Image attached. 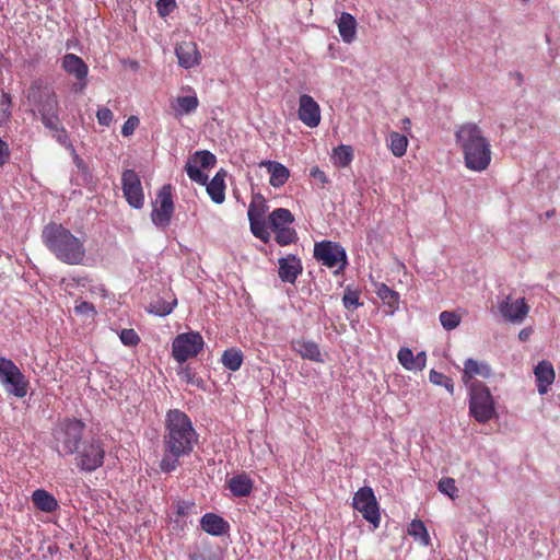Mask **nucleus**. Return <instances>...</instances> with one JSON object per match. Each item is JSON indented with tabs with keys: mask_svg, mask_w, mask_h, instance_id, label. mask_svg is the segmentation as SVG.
<instances>
[{
	"mask_svg": "<svg viewBox=\"0 0 560 560\" xmlns=\"http://www.w3.org/2000/svg\"><path fill=\"white\" fill-rule=\"evenodd\" d=\"M408 534L418 540L421 545L428 546L430 544V536L424 523L420 520H413L409 527Z\"/></svg>",
	"mask_w": 560,
	"mask_h": 560,
	"instance_id": "72a5a7b5",
	"label": "nucleus"
},
{
	"mask_svg": "<svg viewBox=\"0 0 560 560\" xmlns=\"http://www.w3.org/2000/svg\"><path fill=\"white\" fill-rule=\"evenodd\" d=\"M438 489L440 492L446 494L453 500L458 495V489L455 485V480L450 477L442 478L438 483Z\"/></svg>",
	"mask_w": 560,
	"mask_h": 560,
	"instance_id": "c03bdc74",
	"label": "nucleus"
},
{
	"mask_svg": "<svg viewBox=\"0 0 560 560\" xmlns=\"http://www.w3.org/2000/svg\"><path fill=\"white\" fill-rule=\"evenodd\" d=\"M52 93L54 91L48 85H46L42 79H36L32 82L27 91V98L35 105H38Z\"/></svg>",
	"mask_w": 560,
	"mask_h": 560,
	"instance_id": "c756f323",
	"label": "nucleus"
},
{
	"mask_svg": "<svg viewBox=\"0 0 560 560\" xmlns=\"http://www.w3.org/2000/svg\"><path fill=\"white\" fill-rule=\"evenodd\" d=\"M294 221L292 213L285 208H277L268 217V226L272 231L289 226Z\"/></svg>",
	"mask_w": 560,
	"mask_h": 560,
	"instance_id": "c85d7f7f",
	"label": "nucleus"
},
{
	"mask_svg": "<svg viewBox=\"0 0 560 560\" xmlns=\"http://www.w3.org/2000/svg\"><path fill=\"white\" fill-rule=\"evenodd\" d=\"M199 435L190 418L179 409H171L165 417L163 435V457L160 468L163 472H172L179 465V458L189 456Z\"/></svg>",
	"mask_w": 560,
	"mask_h": 560,
	"instance_id": "f257e3e1",
	"label": "nucleus"
},
{
	"mask_svg": "<svg viewBox=\"0 0 560 560\" xmlns=\"http://www.w3.org/2000/svg\"><path fill=\"white\" fill-rule=\"evenodd\" d=\"M31 500L33 505L44 513H54L59 509L57 499L45 489L34 490Z\"/></svg>",
	"mask_w": 560,
	"mask_h": 560,
	"instance_id": "4be33fe9",
	"label": "nucleus"
},
{
	"mask_svg": "<svg viewBox=\"0 0 560 560\" xmlns=\"http://www.w3.org/2000/svg\"><path fill=\"white\" fill-rule=\"evenodd\" d=\"M427 364V353L421 351L415 355V371H422Z\"/></svg>",
	"mask_w": 560,
	"mask_h": 560,
	"instance_id": "4d7b16f0",
	"label": "nucleus"
},
{
	"mask_svg": "<svg viewBox=\"0 0 560 560\" xmlns=\"http://www.w3.org/2000/svg\"><path fill=\"white\" fill-rule=\"evenodd\" d=\"M185 171L188 175V177L197 183V184H200V185H206L207 182H208V175L205 174L202 171H201V167H199L196 163H192L191 161H187L186 165H185Z\"/></svg>",
	"mask_w": 560,
	"mask_h": 560,
	"instance_id": "58836bf2",
	"label": "nucleus"
},
{
	"mask_svg": "<svg viewBox=\"0 0 560 560\" xmlns=\"http://www.w3.org/2000/svg\"><path fill=\"white\" fill-rule=\"evenodd\" d=\"M191 509V504L187 503V502H178L177 505H176V512L178 515H182V516H185L189 513Z\"/></svg>",
	"mask_w": 560,
	"mask_h": 560,
	"instance_id": "052dcab7",
	"label": "nucleus"
},
{
	"mask_svg": "<svg viewBox=\"0 0 560 560\" xmlns=\"http://www.w3.org/2000/svg\"><path fill=\"white\" fill-rule=\"evenodd\" d=\"M454 136L466 168L477 173L486 171L492 160V150L482 129L477 124L466 122L456 128Z\"/></svg>",
	"mask_w": 560,
	"mask_h": 560,
	"instance_id": "f03ea898",
	"label": "nucleus"
},
{
	"mask_svg": "<svg viewBox=\"0 0 560 560\" xmlns=\"http://www.w3.org/2000/svg\"><path fill=\"white\" fill-rule=\"evenodd\" d=\"M314 257L328 268L338 267L339 269H343L347 265L345 248L331 241L316 243L314 246Z\"/></svg>",
	"mask_w": 560,
	"mask_h": 560,
	"instance_id": "6e6552de",
	"label": "nucleus"
},
{
	"mask_svg": "<svg viewBox=\"0 0 560 560\" xmlns=\"http://www.w3.org/2000/svg\"><path fill=\"white\" fill-rule=\"evenodd\" d=\"M200 527L211 536H223L230 529L229 523L214 513H206L200 520Z\"/></svg>",
	"mask_w": 560,
	"mask_h": 560,
	"instance_id": "aec40b11",
	"label": "nucleus"
},
{
	"mask_svg": "<svg viewBox=\"0 0 560 560\" xmlns=\"http://www.w3.org/2000/svg\"><path fill=\"white\" fill-rule=\"evenodd\" d=\"M468 389L469 413L479 423L495 416V404L490 389L482 382H474Z\"/></svg>",
	"mask_w": 560,
	"mask_h": 560,
	"instance_id": "423d86ee",
	"label": "nucleus"
},
{
	"mask_svg": "<svg viewBox=\"0 0 560 560\" xmlns=\"http://www.w3.org/2000/svg\"><path fill=\"white\" fill-rule=\"evenodd\" d=\"M11 104H12L11 95L8 94V93H3L1 102H0V125L3 121H7L10 118V116H11V110H10Z\"/></svg>",
	"mask_w": 560,
	"mask_h": 560,
	"instance_id": "49530a36",
	"label": "nucleus"
},
{
	"mask_svg": "<svg viewBox=\"0 0 560 560\" xmlns=\"http://www.w3.org/2000/svg\"><path fill=\"white\" fill-rule=\"evenodd\" d=\"M122 345L128 347L137 346L140 341L138 334L133 329H122L119 334Z\"/></svg>",
	"mask_w": 560,
	"mask_h": 560,
	"instance_id": "de8ad7c7",
	"label": "nucleus"
},
{
	"mask_svg": "<svg viewBox=\"0 0 560 560\" xmlns=\"http://www.w3.org/2000/svg\"><path fill=\"white\" fill-rule=\"evenodd\" d=\"M36 107L40 116L58 114V102L56 93L54 92L51 95L46 97L43 102L36 105Z\"/></svg>",
	"mask_w": 560,
	"mask_h": 560,
	"instance_id": "a19ab883",
	"label": "nucleus"
},
{
	"mask_svg": "<svg viewBox=\"0 0 560 560\" xmlns=\"http://www.w3.org/2000/svg\"><path fill=\"white\" fill-rule=\"evenodd\" d=\"M353 508L374 527L380 525L378 505L372 488L362 487L355 492Z\"/></svg>",
	"mask_w": 560,
	"mask_h": 560,
	"instance_id": "9d476101",
	"label": "nucleus"
},
{
	"mask_svg": "<svg viewBox=\"0 0 560 560\" xmlns=\"http://www.w3.org/2000/svg\"><path fill=\"white\" fill-rule=\"evenodd\" d=\"M96 118L100 125L108 127L113 121L114 115L109 108L101 107L96 113Z\"/></svg>",
	"mask_w": 560,
	"mask_h": 560,
	"instance_id": "603ef678",
	"label": "nucleus"
},
{
	"mask_svg": "<svg viewBox=\"0 0 560 560\" xmlns=\"http://www.w3.org/2000/svg\"><path fill=\"white\" fill-rule=\"evenodd\" d=\"M203 339L199 332L189 331L179 334L172 343V355L178 363L195 358L203 348Z\"/></svg>",
	"mask_w": 560,
	"mask_h": 560,
	"instance_id": "0eeeda50",
	"label": "nucleus"
},
{
	"mask_svg": "<svg viewBox=\"0 0 560 560\" xmlns=\"http://www.w3.org/2000/svg\"><path fill=\"white\" fill-rule=\"evenodd\" d=\"M175 54L178 65L185 69H190L199 63L200 55L197 45L192 42H184L176 46Z\"/></svg>",
	"mask_w": 560,
	"mask_h": 560,
	"instance_id": "6ab92c4d",
	"label": "nucleus"
},
{
	"mask_svg": "<svg viewBox=\"0 0 560 560\" xmlns=\"http://www.w3.org/2000/svg\"><path fill=\"white\" fill-rule=\"evenodd\" d=\"M188 91L190 92L189 95H180L171 103L176 117L194 113L199 105L196 93L190 88H188Z\"/></svg>",
	"mask_w": 560,
	"mask_h": 560,
	"instance_id": "5701e85b",
	"label": "nucleus"
},
{
	"mask_svg": "<svg viewBox=\"0 0 560 560\" xmlns=\"http://www.w3.org/2000/svg\"><path fill=\"white\" fill-rule=\"evenodd\" d=\"M47 248L62 262L79 265L85 257L84 240L73 235L61 224L50 223L43 230Z\"/></svg>",
	"mask_w": 560,
	"mask_h": 560,
	"instance_id": "7ed1b4c3",
	"label": "nucleus"
},
{
	"mask_svg": "<svg viewBox=\"0 0 560 560\" xmlns=\"http://www.w3.org/2000/svg\"><path fill=\"white\" fill-rule=\"evenodd\" d=\"M10 156L9 147L7 142L0 139V166L4 165Z\"/></svg>",
	"mask_w": 560,
	"mask_h": 560,
	"instance_id": "13d9d810",
	"label": "nucleus"
},
{
	"mask_svg": "<svg viewBox=\"0 0 560 560\" xmlns=\"http://www.w3.org/2000/svg\"><path fill=\"white\" fill-rule=\"evenodd\" d=\"M0 384L8 396L24 398L30 388L28 377L11 360L4 357L0 358Z\"/></svg>",
	"mask_w": 560,
	"mask_h": 560,
	"instance_id": "20e7f679",
	"label": "nucleus"
},
{
	"mask_svg": "<svg viewBox=\"0 0 560 560\" xmlns=\"http://www.w3.org/2000/svg\"><path fill=\"white\" fill-rule=\"evenodd\" d=\"M139 125V119L138 117L136 116H130L124 124L122 128H121V135L124 137H129L131 136L136 128L138 127Z\"/></svg>",
	"mask_w": 560,
	"mask_h": 560,
	"instance_id": "864d4df0",
	"label": "nucleus"
},
{
	"mask_svg": "<svg viewBox=\"0 0 560 560\" xmlns=\"http://www.w3.org/2000/svg\"><path fill=\"white\" fill-rule=\"evenodd\" d=\"M222 364L230 371H237L243 363V353L236 348L226 349L222 354Z\"/></svg>",
	"mask_w": 560,
	"mask_h": 560,
	"instance_id": "2f4dec72",
	"label": "nucleus"
},
{
	"mask_svg": "<svg viewBox=\"0 0 560 560\" xmlns=\"http://www.w3.org/2000/svg\"><path fill=\"white\" fill-rule=\"evenodd\" d=\"M342 303H343V306L347 310L359 307L361 304L359 302V294H358V292L347 290L345 292V294H343Z\"/></svg>",
	"mask_w": 560,
	"mask_h": 560,
	"instance_id": "09e8293b",
	"label": "nucleus"
},
{
	"mask_svg": "<svg viewBox=\"0 0 560 560\" xmlns=\"http://www.w3.org/2000/svg\"><path fill=\"white\" fill-rule=\"evenodd\" d=\"M254 482L245 472L235 474L228 480V489L236 498L248 497L252 493Z\"/></svg>",
	"mask_w": 560,
	"mask_h": 560,
	"instance_id": "412c9836",
	"label": "nucleus"
},
{
	"mask_svg": "<svg viewBox=\"0 0 560 560\" xmlns=\"http://www.w3.org/2000/svg\"><path fill=\"white\" fill-rule=\"evenodd\" d=\"M298 117L308 128H316L320 124V107L311 95H300Z\"/></svg>",
	"mask_w": 560,
	"mask_h": 560,
	"instance_id": "4468645a",
	"label": "nucleus"
},
{
	"mask_svg": "<svg viewBox=\"0 0 560 560\" xmlns=\"http://www.w3.org/2000/svg\"><path fill=\"white\" fill-rule=\"evenodd\" d=\"M292 348L303 359L311 360L314 362H324L319 347L316 342L311 340H298L292 342Z\"/></svg>",
	"mask_w": 560,
	"mask_h": 560,
	"instance_id": "a878e982",
	"label": "nucleus"
},
{
	"mask_svg": "<svg viewBox=\"0 0 560 560\" xmlns=\"http://www.w3.org/2000/svg\"><path fill=\"white\" fill-rule=\"evenodd\" d=\"M225 176L226 172L224 170H220L213 178L206 184L207 192L211 200L217 205H221L225 200Z\"/></svg>",
	"mask_w": 560,
	"mask_h": 560,
	"instance_id": "b1692460",
	"label": "nucleus"
},
{
	"mask_svg": "<svg viewBox=\"0 0 560 560\" xmlns=\"http://www.w3.org/2000/svg\"><path fill=\"white\" fill-rule=\"evenodd\" d=\"M176 7V0H158L156 10L160 16H167Z\"/></svg>",
	"mask_w": 560,
	"mask_h": 560,
	"instance_id": "8fccbe9b",
	"label": "nucleus"
},
{
	"mask_svg": "<svg viewBox=\"0 0 560 560\" xmlns=\"http://www.w3.org/2000/svg\"><path fill=\"white\" fill-rule=\"evenodd\" d=\"M54 137L62 145H67L68 144L69 139H68V135H67V131L65 130V128L61 127L58 131H55L54 132Z\"/></svg>",
	"mask_w": 560,
	"mask_h": 560,
	"instance_id": "bf43d9fd",
	"label": "nucleus"
},
{
	"mask_svg": "<svg viewBox=\"0 0 560 560\" xmlns=\"http://www.w3.org/2000/svg\"><path fill=\"white\" fill-rule=\"evenodd\" d=\"M77 453V465L84 471H94L103 465L105 451L98 440L92 439L84 442Z\"/></svg>",
	"mask_w": 560,
	"mask_h": 560,
	"instance_id": "1a4fd4ad",
	"label": "nucleus"
},
{
	"mask_svg": "<svg viewBox=\"0 0 560 560\" xmlns=\"http://www.w3.org/2000/svg\"><path fill=\"white\" fill-rule=\"evenodd\" d=\"M192 163H196L201 168H210L213 167L217 163V158L209 151H197L189 159Z\"/></svg>",
	"mask_w": 560,
	"mask_h": 560,
	"instance_id": "e433bc0d",
	"label": "nucleus"
},
{
	"mask_svg": "<svg viewBox=\"0 0 560 560\" xmlns=\"http://www.w3.org/2000/svg\"><path fill=\"white\" fill-rule=\"evenodd\" d=\"M386 142L393 155L396 158H401L407 151L409 141L406 135L399 133L397 131H390Z\"/></svg>",
	"mask_w": 560,
	"mask_h": 560,
	"instance_id": "7c9ffc66",
	"label": "nucleus"
},
{
	"mask_svg": "<svg viewBox=\"0 0 560 560\" xmlns=\"http://www.w3.org/2000/svg\"><path fill=\"white\" fill-rule=\"evenodd\" d=\"M429 380L434 385L443 386L451 395L454 394V382L450 376H446L435 370H431L429 373Z\"/></svg>",
	"mask_w": 560,
	"mask_h": 560,
	"instance_id": "4c0bfd02",
	"label": "nucleus"
},
{
	"mask_svg": "<svg viewBox=\"0 0 560 560\" xmlns=\"http://www.w3.org/2000/svg\"><path fill=\"white\" fill-rule=\"evenodd\" d=\"M248 220H249L252 233L257 238L262 241L264 243H268L270 240V233L268 231V228H269L268 222L266 223L264 221V219H257V220L248 219Z\"/></svg>",
	"mask_w": 560,
	"mask_h": 560,
	"instance_id": "c9c22d12",
	"label": "nucleus"
},
{
	"mask_svg": "<svg viewBox=\"0 0 560 560\" xmlns=\"http://www.w3.org/2000/svg\"><path fill=\"white\" fill-rule=\"evenodd\" d=\"M397 359L406 370L415 371V354L409 348H400Z\"/></svg>",
	"mask_w": 560,
	"mask_h": 560,
	"instance_id": "a18cd8bd",
	"label": "nucleus"
},
{
	"mask_svg": "<svg viewBox=\"0 0 560 560\" xmlns=\"http://www.w3.org/2000/svg\"><path fill=\"white\" fill-rule=\"evenodd\" d=\"M61 67L75 79L74 90L82 92L88 85L89 67L85 61L81 57L69 52L62 57Z\"/></svg>",
	"mask_w": 560,
	"mask_h": 560,
	"instance_id": "f8f14e48",
	"label": "nucleus"
},
{
	"mask_svg": "<svg viewBox=\"0 0 560 560\" xmlns=\"http://www.w3.org/2000/svg\"><path fill=\"white\" fill-rule=\"evenodd\" d=\"M501 316L511 323H522L528 314L529 307L524 299L512 301L510 298L504 299L499 304Z\"/></svg>",
	"mask_w": 560,
	"mask_h": 560,
	"instance_id": "2eb2a0df",
	"label": "nucleus"
},
{
	"mask_svg": "<svg viewBox=\"0 0 560 560\" xmlns=\"http://www.w3.org/2000/svg\"><path fill=\"white\" fill-rule=\"evenodd\" d=\"M176 304V300H173L171 302L159 300L150 304L149 312L158 316H166L172 313Z\"/></svg>",
	"mask_w": 560,
	"mask_h": 560,
	"instance_id": "ea45409f",
	"label": "nucleus"
},
{
	"mask_svg": "<svg viewBox=\"0 0 560 560\" xmlns=\"http://www.w3.org/2000/svg\"><path fill=\"white\" fill-rule=\"evenodd\" d=\"M259 166L267 168L268 173L270 174L269 183L273 187L282 186L290 176L289 170L279 162L261 161Z\"/></svg>",
	"mask_w": 560,
	"mask_h": 560,
	"instance_id": "393cba45",
	"label": "nucleus"
},
{
	"mask_svg": "<svg viewBox=\"0 0 560 560\" xmlns=\"http://www.w3.org/2000/svg\"><path fill=\"white\" fill-rule=\"evenodd\" d=\"M279 265V278L281 281L294 284L298 277L303 271L301 259L294 255H288L278 260Z\"/></svg>",
	"mask_w": 560,
	"mask_h": 560,
	"instance_id": "f3484780",
	"label": "nucleus"
},
{
	"mask_svg": "<svg viewBox=\"0 0 560 560\" xmlns=\"http://www.w3.org/2000/svg\"><path fill=\"white\" fill-rule=\"evenodd\" d=\"M440 323L446 330H453L460 324V316L455 312L443 311L440 314Z\"/></svg>",
	"mask_w": 560,
	"mask_h": 560,
	"instance_id": "37998d69",
	"label": "nucleus"
},
{
	"mask_svg": "<svg viewBox=\"0 0 560 560\" xmlns=\"http://www.w3.org/2000/svg\"><path fill=\"white\" fill-rule=\"evenodd\" d=\"M189 560H211V558L202 552H194L189 556Z\"/></svg>",
	"mask_w": 560,
	"mask_h": 560,
	"instance_id": "e2e57ef3",
	"label": "nucleus"
},
{
	"mask_svg": "<svg viewBox=\"0 0 560 560\" xmlns=\"http://www.w3.org/2000/svg\"><path fill=\"white\" fill-rule=\"evenodd\" d=\"M337 26L341 39L347 44H351L357 35L355 19L350 13L343 12L337 21Z\"/></svg>",
	"mask_w": 560,
	"mask_h": 560,
	"instance_id": "bb28decb",
	"label": "nucleus"
},
{
	"mask_svg": "<svg viewBox=\"0 0 560 560\" xmlns=\"http://www.w3.org/2000/svg\"><path fill=\"white\" fill-rule=\"evenodd\" d=\"M534 374L538 393L540 395L547 394L556 377L551 362L547 360L538 362L534 369Z\"/></svg>",
	"mask_w": 560,
	"mask_h": 560,
	"instance_id": "a211bd4d",
	"label": "nucleus"
},
{
	"mask_svg": "<svg viewBox=\"0 0 560 560\" xmlns=\"http://www.w3.org/2000/svg\"><path fill=\"white\" fill-rule=\"evenodd\" d=\"M174 212V202L172 197L171 185H164L155 202L151 213L152 222L160 229H165L170 225L171 218Z\"/></svg>",
	"mask_w": 560,
	"mask_h": 560,
	"instance_id": "9b49d317",
	"label": "nucleus"
},
{
	"mask_svg": "<svg viewBox=\"0 0 560 560\" xmlns=\"http://www.w3.org/2000/svg\"><path fill=\"white\" fill-rule=\"evenodd\" d=\"M40 118L43 125L52 132L58 131L61 128L58 114H49L40 116Z\"/></svg>",
	"mask_w": 560,
	"mask_h": 560,
	"instance_id": "3c124183",
	"label": "nucleus"
},
{
	"mask_svg": "<svg viewBox=\"0 0 560 560\" xmlns=\"http://www.w3.org/2000/svg\"><path fill=\"white\" fill-rule=\"evenodd\" d=\"M84 423L78 419H65L54 430V440L59 455L74 454L82 440Z\"/></svg>",
	"mask_w": 560,
	"mask_h": 560,
	"instance_id": "39448f33",
	"label": "nucleus"
},
{
	"mask_svg": "<svg viewBox=\"0 0 560 560\" xmlns=\"http://www.w3.org/2000/svg\"><path fill=\"white\" fill-rule=\"evenodd\" d=\"M334 163L338 166H348L353 159V150L350 145L340 144L332 151Z\"/></svg>",
	"mask_w": 560,
	"mask_h": 560,
	"instance_id": "f704fd0d",
	"label": "nucleus"
},
{
	"mask_svg": "<svg viewBox=\"0 0 560 560\" xmlns=\"http://www.w3.org/2000/svg\"><path fill=\"white\" fill-rule=\"evenodd\" d=\"M276 242L280 246L292 244L296 240V232L290 226L276 230Z\"/></svg>",
	"mask_w": 560,
	"mask_h": 560,
	"instance_id": "79ce46f5",
	"label": "nucleus"
},
{
	"mask_svg": "<svg viewBox=\"0 0 560 560\" xmlns=\"http://www.w3.org/2000/svg\"><path fill=\"white\" fill-rule=\"evenodd\" d=\"M375 293L389 308L390 314H394L399 308L400 296L398 292L394 291L385 283L376 284Z\"/></svg>",
	"mask_w": 560,
	"mask_h": 560,
	"instance_id": "cd10ccee",
	"label": "nucleus"
},
{
	"mask_svg": "<svg viewBox=\"0 0 560 560\" xmlns=\"http://www.w3.org/2000/svg\"><path fill=\"white\" fill-rule=\"evenodd\" d=\"M268 209L266 199L260 194H255L248 207V219L257 220L262 219Z\"/></svg>",
	"mask_w": 560,
	"mask_h": 560,
	"instance_id": "473e14b6",
	"label": "nucleus"
},
{
	"mask_svg": "<svg viewBox=\"0 0 560 560\" xmlns=\"http://www.w3.org/2000/svg\"><path fill=\"white\" fill-rule=\"evenodd\" d=\"M310 175L315 180L319 182L322 185H325L328 183V178H327L326 174L317 166H314L311 168Z\"/></svg>",
	"mask_w": 560,
	"mask_h": 560,
	"instance_id": "6e6d98bb",
	"label": "nucleus"
},
{
	"mask_svg": "<svg viewBox=\"0 0 560 560\" xmlns=\"http://www.w3.org/2000/svg\"><path fill=\"white\" fill-rule=\"evenodd\" d=\"M400 124H401L400 128L405 132L409 133L410 132V128H411V120L408 117H406V118L401 119Z\"/></svg>",
	"mask_w": 560,
	"mask_h": 560,
	"instance_id": "680f3d73",
	"label": "nucleus"
},
{
	"mask_svg": "<svg viewBox=\"0 0 560 560\" xmlns=\"http://www.w3.org/2000/svg\"><path fill=\"white\" fill-rule=\"evenodd\" d=\"M518 337H520V339H521V340H523V341H524V340H526V339L528 338V332H527L525 329H523V330L520 332Z\"/></svg>",
	"mask_w": 560,
	"mask_h": 560,
	"instance_id": "0e129e2a",
	"label": "nucleus"
},
{
	"mask_svg": "<svg viewBox=\"0 0 560 560\" xmlns=\"http://www.w3.org/2000/svg\"><path fill=\"white\" fill-rule=\"evenodd\" d=\"M75 313L86 315V316H93L95 314L94 306L89 302H81L74 307Z\"/></svg>",
	"mask_w": 560,
	"mask_h": 560,
	"instance_id": "5fc2aeb1",
	"label": "nucleus"
},
{
	"mask_svg": "<svg viewBox=\"0 0 560 560\" xmlns=\"http://www.w3.org/2000/svg\"><path fill=\"white\" fill-rule=\"evenodd\" d=\"M491 375L492 370L485 361L467 359L464 362L462 381L467 388H469L474 382H479L476 377L489 378Z\"/></svg>",
	"mask_w": 560,
	"mask_h": 560,
	"instance_id": "dca6fc26",
	"label": "nucleus"
},
{
	"mask_svg": "<svg viewBox=\"0 0 560 560\" xmlns=\"http://www.w3.org/2000/svg\"><path fill=\"white\" fill-rule=\"evenodd\" d=\"M121 186L128 203L135 209H141L144 195L139 175L133 170H126L121 176Z\"/></svg>",
	"mask_w": 560,
	"mask_h": 560,
	"instance_id": "ddd939ff",
	"label": "nucleus"
}]
</instances>
